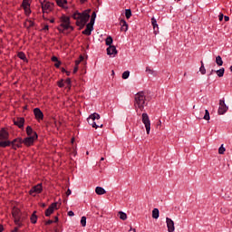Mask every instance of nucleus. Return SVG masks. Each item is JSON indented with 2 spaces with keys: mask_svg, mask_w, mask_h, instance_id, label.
Returning <instances> with one entry per match:
<instances>
[{
  "mask_svg": "<svg viewBox=\"0 0 232 232\" xmlns=\"http://www.w3.org/2000/svg\"><path fill=\"white\" fill-rule=\"evenodd\" d=\"M90 12H92V9H88L82 12V14L79 12H75L72 14V17L76 20L77 26H85L86 23L90 21Z\"/></svg>",
  "mask_w": 232,
  "mask_h": 232,
  "instance_id": "f257e3e1",
  "label": "nucleus"
},
{
  "mask_svg": "<svg viewBox=\"0 0 232 232\" xmlns=\"http://www.w3.org/2000/svg\"><path fill=\"white\" fill-rule=\"evenodd\" d=\"M135 103L134 106L135 108H139L140 111H144V105L146 104V95L144 94V92H138L135 97Z\"/></svg>",
  "mask_w": 232,
  "mask_h": 232,
  "instance_id": "f03ea898",
  "label": "nucleus"
},
{
  "mask_svg": "<svg viewBox=\"0 0 232 232\" xmlns=\"http://www.w3.org/2000/svg\"><path fill=\"white\" fill-rule=\"evenodd\" d=\"M22 144H24L23 139L16 138L13 141H0V148L12 146L13 150H17V148H21Z\"/></svg>",
  "mask_w": 232,
  "mask_h": 232,
  "instance_id": "7ed1b4c3",
  "label": "nucleus"
},
{
  "mask_svg": "<svg viewBox=\"0 0 232 232\" xmlns=\"http://www.w3.org/2000/svg\"><path fill=\"white\" fill-rule=\"evenodd\" d=\"M101 119V115H99V113L94 112L93 114H91L89 116V118L87 119V122L92 126V128H95V130H97V128H102V124H97V121H99Z\"/></svg>",
  "mask_w": 232,
  "mask_h": 232,
  "instance_id": "20e7f679",
  "label": "nucleus"
},
{
  "mask_svg": "<svg viewBox=\"0 0 232 232\" xmlns=\"http://www.w3.org/2000/svg\"><path fill=\"white\" fill-rule=\"evenodd\" d=\"M12 215L14 218V224L15 226H18V227H23V218H21V210L17 208H14L12 210Z\"/></svg>",
  "mask_w": 232,
  "mask_h": 232,
  "instance_id": "39448f33",
  "label": "nucleus"
},
{
  "mask_svg": "<svg viewBox=\"0 0 232 232\" xmlns=\"http://www.w3.org/2000/svg\"><path fill=\"white\" fill-rule=\"evenodd\" d=\"M141 121L145 126L147 135H150V131L151 130V121H150V116L148 115V113H142Z\"/></svg>",
  "mask_w": 232,
  "mask_h": 232,
  "instance_id": "423d86ee",
  "label": "nucleus"
},
{
  "mask_svg": "<svg viewBox=\"0 0 232 232\" xmlns=\"http://www.w3.org/2000/svg\"><path fill=\"white\" fill-rule=\"evenodd\" d=\"M42 10L44 14H50L53 10V4L47 2L46 0H40Z\"/></svg>",
  "mask_w": 232,
  "mask_h": 232,
  "instance_id": "0eeeda50",
  "label": "nucleus"
},
{
  "mask_svg": "<svg viewBox=\"0 0 232 232\" xmlns=\"http://www.w3.org/2000/svg\"><path fill=\"white\" fill-rule=\"evenodd\" d=\"M62 24L60 26L63 28V30H73V27L70 25V17L68 16H63L61 18Z\"/></svg>",
  "mask_w": 232,
  "mask_h": 232,
  "instance_id": "6e6552de",
  "label": "nucleus"
},
{
  "mask_svg": "<svg viewBox=\"0 0 232 232\" xmlns=\"http://www.w3.org/2000/svg\"><path fill=\"white\" fill-rule=\"evenodd\" d=\"M227 110H229V107L226 105V102L224 100H219V108L218 110V115H224Z\"/></svg>",
  "mask_w": 232,
  "mask_h": 232,
  "instance_id": "1a4fd4ad",
  "label": "nucleus"
},
{
  "mask_svg": "<svg viewBox=\"0 0 232 232\" xmlns=\"http://www.w3.org/2000/svg\"><path fill=\"white\" fill-rule=\"evenodd\" d=\"M36 139H37V132H34V136H28L27 138L23 140V142L25 146H32V144H34Z\"/></svg>",
  "mask_w": 232,
  "mask_h": 232,
  "instance_id": "9d476101",
  "label": "nucleus"
},
{
  "mask_svg": "<svg viewBox=\"0 0 232 232\" xmlns=\"http://www.w3.org/2000/svg\"><path fill=\"white\" fill-rule=\"evenodd\" d=\"M41 191H43V185L38 184V185L33 187L31 188V190L29 191V193H30V195H32V197H35L37 194L41 193Z\"/></svg>",
  "mask_w": 232,
  "mask_h": 232,
  "instance_id": "9b49d317",
  "label": "nucleus"
},
{
  "mask_svg": "<svg viewBox=\"0 0 232 232\" xmlns=\"http://www.w3.org/2000/svg\"><path fill=\"white\" fill-rule=\"evenodd\" d=\"M166 224L168 227L169 232H173L175 231V222L169 218H166Z\"/></svg>",
  "mask_w": 232,
  "mask_h": 232,
  "instance_id": "f8f14e48",
  "label": "nucleus"
},
{
  "mask_svg": "<svg viewBox=\"0 0 232 232\" xmlns=\"http://www.w3.org/2000/svg\"><path fill=\"white\" fill-rule=\"evenodd\" d=\"M8 137H10L8 131L5 130L4 129L0 130V142L8 141Z\"/></svg>",
  "mask_w": 232,
  "mask_h": 232,
  "instance_id": "ddd939ff",
  "label": "nucleus"
},
{
  "mask_svg": "<svg viewBox=\"0 0 232 232\" xmlns=\"http://www.w3.org/2000/svg\"><path fill=\"white\" fill-rule=\"evenodd\" d=\"M34 114L37 121H43L44 118V114H43V111L39 108L34 109Z\"/></svg>",
  "mask_w": 232,
  "mask_h": 232,
  "instance_id": "4468645a",
  "label": "nucleus"
},
{
  "mask_svg": "<svg viewBox=\"0 0 232 232\" xmlns=\"http://www.w3.org/2000/svg\"><path fill=\"white\" fill-rule=\"evenodd\" d=\"M55 209H57V202L51 204L50 207L45 210V217H50V215H52Z\"/></svg>",
  "mask_w": 232,
  "mask_h": 232,
  "instance_id": "2eb2a0df",
  "label": "nucleus"
},
{
  "mask_svg": "<svg viewBox=\"0 0 232 232\" xmlns=\"http://www.w3.org/2000/svg\"><path fill=\"white\" fill-rule=\"evenodd\" d=\"M14 126H18V128H24V118H16L14 120Z\"/></svg>",
  "mask_w": 232,
  "mask_h": 232,
  "instance_id": "dca6fc26",
  "label": "nucleus"
},
{
  "mask_svg": "<svg viewBox=\"0 0 232 232\" xmlns=\"http://www.w3.org/2000/svg\"><path fill=\"white\" fill-rule=\"evenodd\" d=\"M93 24L91 22L86 25V29L82 31L84 35H92V32H93Z\"/></svg>",
  "mask_w": 232,
  "mask_h": 232,
  "instance_id": "f3484780",
  "label": "nucleus"
},
{
  "mask_svg": "<svg viewBox=\"0 0 232 232\" xmlns=\"http://www.w3.org/2000/svg\"><path fill=\"white\" fill-rule=\"evenodd\" d=\"M200 113H205V114L203 115V117H202V115L198 116V119H204L205 121H209V119H210L209 111L200 109Z\"/></svg>",
  "mask_w": 232,
  "mask_h": 232,
  "instance_id": "a211bd4d",
  "label": "nucleus"
},
{
  "mask_svg": "<svg viewBox=\"0 0 232 232\" xmlns=\"http://www.w3.org/2000/svg\"><path fill=\"white\" fill-rule=\"evenodd\" d=\"M22 6L25 12V15H30L32 10L30 9V3L23 2Z\"/></svg>",
  "mask_w": 232,
  "mask_h": 232,
  "instance_id": "6ab92c4d",
  "label": "nucleus"
},
{
  "mask_svg": "<svg viewBox=\"0 0 232 232\" xmlns=\"http://www.w3.org/2000/svg\"><path fill=\"white\" fill-rule=\"evenodd\" d=\"M107 55H117V47L111 45L107 48Z\"/></svg>",
  "mask_w": 232,
  "mask_h": 232,
  "instance_id": "aec40b11",
  "label": "nucleus"
},
{
  "mask_svg": "<svg viewBox=\"0 0 232 232\" xmlns=\"http://www.w3.org/2000/svg\"><path fill=\"white\" fill-rule=\"evenodd\" d=\"M120 24L121 32H128V23L125 20H121Z\"/></svg>",
  "mask_w": 232,
  "mask_h": 232,
  "instance_id": "412c9836",
  "label": "nucleus"
},
{
  "mask_svg": "<svg viewBox=\"0 0 232 232\" xmlns=\"http://www.w3.org/2000/svg\"><path fill=\"white\" fill-rule=\"evenodd\" d=\"M151 24L154 29V34H157V33L159 32V24H157V19L151 18Z\"/></svg>",
  "mask_w": 232,
  "mask_h": 232,
  "instance_id": "4be33fe9",
  "label": "nucleus"
},
{
  "mask_svg": "<svg viewBox=\"0 0 232 232\" xmlns=\"http://www.w3.org/2000/svg\"><path fill=\"white\" fill-rule=\"evenodd\" d=\"M95 193L97 195H104L106 193V190L102 187H96Z\"/></svg>",
  "mask_w": 232,
  "mask_h": 232,
  "instance_id": "5701e85b",
  "label": "nucleus"
},
{
  "mask_svg": "<svg viewBox=\"0 0 232 232\" xmlns=\"http://www.w3.org/2000/svg\"><path fill=\"white\" fill-rule=\"evenodd\" d=\"M37 211H34L31 218H30V220L32 222V224H37V215H36Z\"/></svg>",
  "mask_w": 232,
  "mask_h": 232,
  "instance_id": "b1692460",
  "label": "nucleus"
},
{
  "mask_svg": "<svg viewBox=\"0 0 232 232\" xmlns=\"http://www.w3.org/2000/svg\"><path fill=\"white\" fill-rule=\"evenodd\" d=\"M26 133L28 137H34V133H35V131H34V130L30 126H27Z\"/></svg>",
  "mask_w": 232,
  "mask_h": 232,
  "instance_id": "393cba45",
  "label": "nucleus"
},
{
  "mask_svg": "<svg viewBox=\"0 0 232 232\" xmlns=\"http://www.w3.org/2000/svg\"><path fill=\"white\" fill-rule=\"evenodd\" d=\"M64 86H66V88H68L69 90L72 88V80L70 78L66 79L63 82Z\"/></svg>",
  "mask_w": 232,
  "mask_h": 232,
  "instance_id": "a878e982",
  "label": "nucleus"
},
{
  "mask_svg": "<svg viewBox=\"0 0 232 232\" xmlns=\"http://www.w3.org/2000/svg\"><path fill=\"white\" fill-rule=\"evenodd\" d=\"M216 63L218 66H222V64H224V61H222V57L220 55L216 57Z\"/></svg>",
  "mask_w": 232,
  "mask_h": 232,
  "instance_id": "bb28decb",
  "label": "nucleus"
},
{
  "mask_svg": "<svg viewBox=\"0 0 232 232\" xmlns=\"http://www.w3.org/2000/svg\"><path fill=\"white\" fill-rule=\"evenodd\" d=\"M112 44H113V38H111V36H108L105 40V44L107 46H111Z\"/></svg>",
  "mask_w": 232,
  "mask_h": 232,
  "instance_id": "cd10ccee",
  "label": "nucleus"
},
{
  "mask_svg": "<svg viewBox=\"0 0 232 232\" xmlns=\"http://www.w3.org/2000/svg\"><path fill=\"white\" fill-rule=\"evenodd\" d=\"M225 72H226V70L224 68H221V69L216 71V73H217L218 77H224Z\"/></svg>",
  "mask_w": 232,
  "mask_h": 232,
  "instance_id": "c85d7f7f",
  "label": "nucleus"
},
{
  "mask_svg": "<svg viewBox=\"0 0 232 232\" xmlns=\"http://www.w3.org/2000/svg\"><path fill=\"white\" fill-rule=\"evenodd\" d=\"M56 3L58 6H61L62 8H64V5L66 3H68L66 0H56Z\"/></svg>",
  "mask_w": 232,
  "mask_h": 232,
  "instance_id": "c756f323",
  "label": "nucleus"
},
{
  "mask_svg": "<svg viewBox=\"0 0 232 232\" xmlns=\"http://www.w3.org/2000/svg\"><path fill=\"white\" fill-rule=\"evenodd\" d=\"M201 66L199 68V72L202 75H206V67L204 66V62L201 61Z\"/></svg>",
  "mask_w": 232,
  "mask_h": 232,
  "instance_id": "7c9ffc66",
  "label": "nucleus"
},
{
  "mask_svg": "<svg viewBox=\"0 0 232 232\" xmlns=\"http://www.w3.org/2000/svg\"><path fill=\"white\" fill-rule=\"evenodd\" d=\"M119 217L121 218V220H126L128 218V215H126V213L120 211L119 212Z\"/></svg>",
  "mask_w": 232,
  "mask_h": 232,
  "instance_id": "2f4dec72",
  "label": "nucleus"
},
{
  "mask_svg": "<svg viewBox=\"0 0 232 232\" xmlns=\"http://www.w3.org/2000/svg\"><path fill=\"white\" fill-rule=\"evenodd\" d=\"M152 218H159V208H154L152 210Z\"/></svg>",
  "mask_w": 232,
  "mask_h": 232,
  "instance_id": "473e14b6",
  "label": "nucleus"
},
{
  "mask_svg": "<svg viewBox=\"0 0 232 232\" xmlns=\"http://www.w3.org/2000/svg\"><path fill=\"white\" fill-rule=\"evenodd\" d=\"M34 24H34V21H32V20H27V21L25 22V26H26V28H32Z\"/></svg>",
  "mask_w": 232,
  "mask_h": 232,
  "instance_id": "72a5a7b5",
  "label": "nucleus"
},
{
  "mask_svg": "<svg viewBox=\"0 0 232 232\" xmlns=\"http://www.w3.org/2000/svg\"><path fill=\"white\" fill-rule=\"evenodd\" d=\"M96 18H97V13L92 12L90 23H92V24H95V19Z\"/></svg>",
  "mask_w": 232,
  "mask_h": 232,
  "instance_id": "f704fd0d",
  "label": "nucleus"
},
{
  "mask_svg": "<svg viewBox=\"0 0 232 232\" xmlns=\"http://www.w3.org/2000/svg\"><path fill=\"white\" fill-rule=\"evenodd\" d=\"M18 57L22 61H26V54H24V53H23V52L18 53Z\"/></svg>",
  "mask_w": 232,
  "mask_h": 232,
  "instance_id": "c9c22d12",
  "label": "nucleus"
},
{
  "mask_svg": "<svg viewBox=\"0 0 232 232\" xmlns=\"http://www.w3.org/2000/svg\"><path fill=\"white\" fill-rule=\"evenodd\" d=\"M125 17L127 19H130V17H131V9H126L125 10Z\"/></svg>",
  "mask_w": 232,
  "mask_h": 232,
  "instance_id": "e433bc0d",
  "label": "nucleus"
},
{
  "mask_svg": "<svg viewBox=\"0 0 232 232\" xmlns=\"http://www.w3.org/2000/svg\"><path fill=\"white\" fill-rule=\"evenodd\" d=\"M219 155H224L226 153V148H224V145H221L218 149Z\"/></svg>",
  "mask_w": 232,
  "mask_h": 232,
  "instance_id": "4c0bfd02",
  "label": "nucleus"
},
{
  "mask_svg": "<svg viewBox=\"0 0 232 232\" xmlns=\"http://www.w3.org/2000/svg\"><path fill=\"white\" fill-rule=\"evenodd\" d=\"M81 225L82 226V227H86V217H82Z\"/></svg>",
  "mask_w": 232,
  "mask_h": 232,
  "instance_id": "58836bf2",
  "label": "nucleus"
},
{
  "mask_svg": "<svg viewBox=\"0 0 232 232\" xmlns=\"http://www.w3.org/2000/svg\"><path fill=\"white\" fill-rule=\"evenodd\" d=\"M130 77V71H125L122 73V79H128Z\"/></svg>",
  "mask_w": 232,
  "mask_h": 232,
  "instance_id": "ea45409f",
  "label": "nucleus"
},
{
  "mask_svg": "<svg viewBox=\"0 0 232 232\" xmlns=\"http://www.w3.org/2000/svg\"><path fill=\"white\" fill-rule=\"evenodd\" d=\"M82 61H84V57L80 56V60L75 61V66H79V64H81Z\"/></svg>",
  "mask_w": 232,
  "mask_h": 232,
  "instance_id": "a19ab883",
  "label": "nucleus"
},
{
  "mask_svg": "<svg viewBox=\"0 0 232 232\" xmlns=\"http://www.w3.org/2000/svg\"><path fill=\"white\" fill-rule=\"evenodd\" d=\"M58 86L59 88H64V81L61 80L60 82H58Z\"/></svg>",
  "mask_w": 232,
  "mask_h": 232,
  "instance_id": "79ce46f5",
  "label": "nucleus"
},
{
  "mask_svg": "<svg viewBox=\"0 0 232 232\" xmlns=\"http://www.w3.org/2000/svg\"><path fill=\"white\" fill-rule=\"evenodd\" d=\"M58 30H59V32H60L61 34H64V30H68V29H64V28H63V27L60 25V27H58Z\"/></svg>",
  "mask_w": 232,
  "mask_h": 232,
  "instance_id": "37998d69",
  "label": "nucleus"
},
{
  "mask_svg": "<svg viewBox=\"0 0 232 232\" xmlns=\"http://www.w3.org/2000/svg\"><path fill=\"white\" fill-rule=\"evenodd\" d=\"M52 61H53V63H57L59 61V59L57 58V56H53Z\"/></svg>",
  "mask_w": 232,
  "mask_h": 232,
  "instance_id": "c03bdc74",
  "label": "nucleus"
},
{
  "mask_svg": "<svg viewBox=\"0 0 232 232\" xmlns=\"http://www.w3.org/2000/svg\"><path fill=\"white\" fill-rule=\"evenodd\" d=\"M50 224H53V220L49 219L48 221L45 222L46 226H50Z\"/></svg>",
  "mask_w": 232,
  "mask_h": 232,
  "instance_id": "a18cd8bd",
  "label": "nucleus"
},
{
  "mask_svg": "<svg viewBox=\"0 0 232 232\" xmlns=\"http://www.w3.org/2000/svg\"><path fill=\"white\" fill-rule=\"evenodd\" d=\"M54 124L56 128H59L61 126V122L54 120Z\"/></svg>",
  "mask_w": 232,
  "mask_h": 232,
  "instance_id": "49530a36",
  "label": "nucleus"
},
{
  "mask_svg": "<svg viewBox=\"0 0 232 232\" xmlns=\"http://www.w3.org/2000/svg\"><path fill=\"white\" fill-rule=\"evenodd\" d=\"M146 72H148L149 73L152 74L153 73V70L150 69V67L146 68Z\"/></svg>",
  "mask_w": 232,
  "mask_h": 232,
  "instance_id": "de8ad7c7",
  "label": "nucleus"
},
{
  "mask_svg": "<svg viewBox=\"0 0 232 232\" xmlns=\"http://www.w3.org/2000/svg\"><path fill=\"white\" fill-rule=\"evenodd\" d=\"M54 66H55L56 68H59V66H61V62H60V61L56 62V63H54Z\"/></svg>",
  "mask_w": 232,
  "mask_h": 232,
  "instance_id": "09e8293b",
  "label": "nucleus"
},
{
  "mask_svg": "<svg viewBox=\"0 0 232 232\" xmlns=\"http://www.w3.org/2000/svg\"><path fill=\"white\" fill-rule=\"evenodd\" d=\"M19 227H21L17 226L16 227H14V228L12 230V232H17V231H19Z\"/></svg>",
  "mask_w": 232,
  "mask_h": 232,
  "instance_id": "8fccbe9b",
  "label": "nucleus"
},
{
  "mask_svg": "<svg viewBox=\"0 0 232 232\" xmlns=\"http://www.w3.org/2000/svg\"><path fill=\"white\" fill-rule=\"evenodd\" d=\"M218 17H219V21H223V19H224V14H220L218 15Z\"/></svg>",
  "mask_w": 232,
  "mask_h": 232,
  "instance_id": "3c124183",
  "label": "nucleus"
},
{
  "mask_svg": "<svg viewBox=\"0 0 232 232\" xmlns=\"http://www.w3.org/2000/svg\"><path fill=\"white\" fill-rule=\"evenodd\" d=\"M68 215L69 217H73L75 214L73 213V211L71 210L68 212Z\"/></svg>",
  "mask_w": 232,
  "mask_h": 232,
  "instance_id": "603ef678",
  "label": "nucleus"
},
{
  "mask_svg": "<svg viewBox=\"0 0 232 232\" xmlns=\"http://www.w3.org/2000/svg\"><path fill=\"white\" fill-rule=\"evenodd\" d=\"M216 72H217V71H215V70L212 69V70L210 71L209 74H208V77L211 76V75H213V73H216Z\"/></svg>",
  "mask_w": 232,
  "mask_h": 232,
  "instance_id": "864d4df0",
  "label": "nucleus"
},
{
  "mask_svg": "<svg viewBox=\"0 0 232 232\" xmlns=\"http://www.w3.org/2000/svg\"><path fill=\"white\" fill-rule=\"evenodd\" d=\"M66 195H67V197H70V195H72V190L68 189L67 192H66Z\"/></svg>",
  "mask_w": 232,
  "mask_h": 232,
  "instance_id": "5fc2aeb1",
  "label": "nucleus"
},
{
  "mask_svg": "<svg viewBox=\"0 0 232 232\" xmlns=\"http://www.w3.org/2000/svg\"><path fill=\"white\" fill-rule=\"evenodd\" d=\"M79 71V67H74V69H73V73H77V72Z\"/></svg>",
  "mask_w": 232,
  "mask_h": 232,
  "instance_id": "6e6d98bb",
  "label": "nucleus"
},
{
  "mask_svg": "<svg viewBox=\"0 0 232 232\" xmlns=\"http://www.w3.org/2000/svg\"><path fill=\"white\" fill-rule=\"evenodd\" d=\"M224 20L227 23V21H229V16H224Z\"/></svg>",
  "mask_w": 232,
  "mask_h": 232,
  "instance_id": "4d7b16f0",
  "label": "nucleus"
},
{
  "mask_svg": "<svg viewBox=\"0 0 232 232\" xmlns=\"http://www.w3.org/2000/svg\"><path fill=\"white\" fill-rule=\"evenodd\" d=\"M44 31H48L49 30V26L48 25H44Z\"/></svg>",
  "mask_w": 232,
  "mask_h": 232,
  "instance_id": "13d9d810",
  "label": "nucleus"
},
{
  "mask_svg": "<svg viewBox=\"0 0 232 232\" xmlns=\"http://www.w3.org/2000/svg\"><path fill=\"white\" fill-rule=\"evenodd\" d=\"M4 227H3V225H0V232H3L4 231Z\"/></svg>",
  "mask_w": 232,
  "mask_h": 232,
  "instance_id": "bf43d9fd",
  "label": "nucleus"
},
{
  "mask_svg": "<svg viewBox=\"0 0 232 232\" xmlns=\"http://www.w3.org/2000/svg\"><path fill=\"white\" fill-rule=\"evenodd\" d=\"M54 222H59V218L55 217L54 218Z\"/></svg>",
  "mask_w": 232,
  "mask_h": 232,
  "instance_id": "052dcab7",
  "label": "nucleus"
},
{
  "mask_svg": "<svg viewBox=\"0 0 232 232\" xmlns=\"http://www.w3.org/2000/svg\"><path fill=\"white\" fill-rule=\"evenodd\" d=\"M50 23H55V20L52 19L50 20Z\"/></svg>",
  "mask_w": 232,
  "mask_h": 232,
  "instance_id": "680f3d73",
  "label": "nucleus"
},
{
  "mask_svg": "<svg viewBox=\"0 0 232 232\" xmlns=\"http://www.w3.org/2000/svg\"><path fill=\"white\" fill-rule=\"evenodd\" d=\"M81 3H86V0H80Z\"/></svg>",
  "mask_w": 232,
  "mask_h": 232,
  "instance_id": "e2e57ef3",
  "label": "nucleus"
},
{
  "mask_svg": "<svg viewBox=\"0 0 232 232\" xmlns=\"http://www.w3.org/2000/svg\"><path fill=\"white\" fill-rule=\"evenodd\" d=\"M96 124H102L99 121H95Z\"/></svg>",
  "mask_w": 232,
  "mask_h": 232,
  "instance_id": "0e129e2a",
  "label": "nucleus"
},
{
  "mask_svg": "<svg viewBox=\"0 0 232 232\" xmlns=\"http://www.w3.org/2000/svg\"><path fill=\"white\" fill-rule=\"evenodd\" d=\"M42 208H46V204H43V205H42Z\"/></svg>",
  "mask_w": 232,
  "mask_h": 232,
  "instance_id": "69168bd1",
  "label": "nucleus"
},
{
  "mask_svg": "<svg viewBox=\"0 0 232 232\" xmlns=\"http://www.w3.org/2000/svg\"><path fill=\"white\" fill-rule=\"evenodd\" d=\"M112 75H115V71H111Z\"/></svg>",
  "mask_w": 232,
  "mask_h": 232,
  "instance_id": "338daca9",
  "label": "nucleus"
},
{
  "mask_svg": "<svg viewBox=\"0 0 232 232\" xmlns=\"http://www.w3.org/2000/svg\"><path fill=\"white\" fill-rule=\"evenodd\" d=\"M230 72H232V65L230 66Z\"/></svg>",
  "mask_w": 232,
  "mask_h": 232,
  "instance_id": "774afa93",
  "label": "nucleus"
}]
</instances>
